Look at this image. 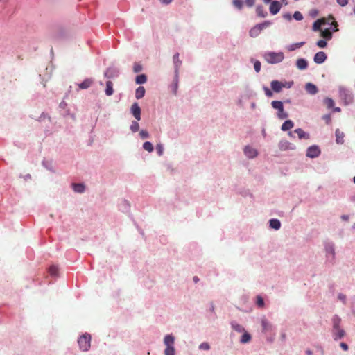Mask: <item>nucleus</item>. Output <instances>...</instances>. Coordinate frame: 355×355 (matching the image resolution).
I'll return each instance as SVG.
<instances>
[{
  "label": "nucleus",
  "mask_w": 355,
  "mask_h": 355,
  "mask_svg": "<svg viewBox=\"0 0 355 355\" xmlns=\"http://www.w3.org/2000/svg\"><path fill=\"white\" fill-rule=\"evenodd\" d=\"M263 58L270 64H277L284 60V55L282 52H268L264 54Z\"/></svg>",
  "instance_id": "f257e3e1"
},
{
  "label": "nucleus",
  "mask_w": 355,
  "mask_h": 355,
  "mask_svg": "<svg viewBox=\"0 0 355 355\" xmlns=\"http://www.w3.org/2000/svg\"><path fill=\"white\" fill-rule=\"evenodd\" d=\"M91 336L88 334H85L81 336L78 340L80 349L83 351H87L90 347Z\"/></svg>",
  "instance_id": "f03ea898"
},
{
  "label": "nucleus",
  "mask_w": 355,
  "mask_h": 355,
  "mask_svg": "<svg viewBox=\"0 0 355 355\" xmlns=\"http://www.w3.org/2000/svg\"><path fill=\"white\" fill-rule=\"evenodd\" d=\"M271 105L274 109L278 110L277 116L279 119H284L288 117V114L284 112L283 103L279 101H273Z\"/></svg>",
  "instance_id": "7ed1b4c3"
},
{
  "label": "nucleus",
  "mask_w": 355,
  "mask_h": 355,
  "mask_svg": "<svg viewBox=\"0 0 355 355\" xmlns=\"http://www.w3.org/2000/svg\"><path fill=\"white\" fill-rule=\"evenodd\" d=\"M173 62H174V64H175V85H174V89H173V92L174 94H176V92H177V88H178V67L180 66L181 64V61L179 59V53H175L174 55H173Z\"/></svg>",
  "instance_id": "20e7f679"
},
{
  "label": "nucleus",
  "mask_w": 355,
  "mask_h": 355,
  "mask_svg": "<svg viewBox=\"0 0 355 355\" xmlns=\"http://www.w3.org/2000/svg\"><path fill=\"white\" fill-rule=\"evenodd\" d=\"M320 150L317 146H311L307 149L306 156L311 158H315L320 155Z\"/></svg>",
  "instance_id": "39448f33"
},
{
  "label": "nucleus",
  "mask_w": 355,
  "mask_h": 355,
  "mask_svg": "<svg viewBox=\"0 0 355 355\" xmlns=\"http://www.w3.org/2000/svg\"><path fill=\"white\" fill-rule=\"evenodd\" d=\"M131 113L137 121L141 119V108L137 103H134L132 105Z\"/></svg>",
  "instance_id": "423d86ee"
},
{
  "label": "nucleus",
  "mask_w": 355,
  "mask_h": 355,
  "mask_svg": "<svg viewBox=\"0 0 355 355\" xmlns=\"http://www.w3.org/2000/svg\"><path fill=\"white\" fill-rule=\"evenodd\" d=\"M282 7L281 3L278 1L271 2L269 10L271 14L276 15L279 12Z\"/></svg>",
  "instance_id": "0eeeda50"
},
{
  "label": "nucleus",
  "mask_w": 355,
  "mask_h": 355,
  "mask_svg": "<svg viewBox=\"0 0 355 355\" xmlns=\"http://www.w3.org/2000/svg\"><path fill=\"white\" fill-rule=\"evenodd\" d=\"M327 59V55L323 51H320L315 53L314 55V62L317 64L323 63Z\"/></svg>",
  "instance_id": "6e6552de"
},
{
  "label": "nucleus",
  "mask_w": 355,
  "mask_h": 355,
  "mask_svg": "<svg viewBox=\"0 0 355 355\" xmlns=\"http://www.w3.org/2000/svg\"><path fill=\"white\" fill-rule=\"evenodd\" d=\"M273 92L279 93L284 88L283 83L278 80H272L270 83Z\"/></svg>",
  "instance_id": "1a4fd4ad"
},
{
  "label": "nucleus",
  "mask_w": 355,
  "mask_h": 355,
  "mask_svg": "<svg viewBox=\"0 0 355 355\" xmlns=\"http://www.w3.org/2000/svg\"><path fill=\"white\" fill-rule=\"evenodd\" d=\"M245 155L249 158H254L257 155V152L256 149L251 148L250 146H245L244 148Z\"/></svg>",
  "instance_id": "9d476101"
},
{
  "label": "nucleus",
  "mask_w": 355,
  "mask_h": 355,
  "mask_svg": "<svg viewBox=\"0 0 355 355\" xmlns=\"http://www.w3.org/2000/svg\"><path fill=\"white\" fill-rule=\"evenodd\" d=\"M327 19L325 18H322L316 20L313 25V30L314 31H320V27L322 25H326Z\"/></svg>",
  "instance_id": "9b49d317"
},
{
  "label": "nucleus",
  "mask_w": 355,
  "mask_h": 355,
  "mask_svg": "<svg viewBox=\"0 0 355 355\" xmlns=\"http://www.w3.org/2000/svg\"><path fill=\"white\" fill-rule=\"evenodd\" d=\"M279 148L281 150H287L290 149H294V146L292 144L288 141H281L279 144Z\"/></svg>",
  "instance_id": "f8f14e48"
},
{
  "label": "nucleus",
  "mask_w": 355,
  "mask_h": 355,
  "mask_svg": "<svg viewBox=\"0 0 355 355\" xmlns=\"http://www.w3.org/2000/svg\"><path fill=\"white\" fill-rule=\"evenodd\" d=\"M93 80L91 78H87L84 80L82 83L78 84V86L81 89H85L89 88L93 83Z\"/></svg>",
  "instance_id": "ddd939ff"
},
{
  "label": "nucleus",
  "mask_w": 355,
  "mask_h": 355,
  "mask_svg": "<svg viewBox=\"0 0 355 355\" xmlns=\"http://www.w3.org/2000/svg\"><path fill=\"white\" fill-rule=\"evenodd\" d=\"M305 89L306 91L310 94H315L318 92L317 87L311 83H309L306 85Z\"/></svg>",
  "instance_id": "4468645a"
},
{
  "label": "nucleus",
  "mask_w": 355,
  "mask_h": 355,
  "mask_svg": "<svg viewBox=\"0 0 355 355\" xmlns=\"http://www.w3.org/2000/svg\"><path fill=\"white\" fill-rule=\"evenodd\" d=\"M164 345L166 347H174L175 338L172 335H166L164 340Z\"/></svg>",
  "instance_id": "2eb2a0df"
},
{
  "label": "nucleus",
  "mask_w": 355,
  "mask_h": 355,
  "mask_svg": "<svg viewBox=\"0 0 355 355\" xmlns=\"http://www.w3.org/2000/svg\"><path fill=\"white\" fill-rule=\"evenodd\" d=\"M333 334L334 336V340H337L344 337V336L345 335V332L343 329L338 327V329H336V331L333 329Z\"/></svg>",
  "instance_id": "dca6fc26"
},
{
  "label": "nucleus",
  "mask_w": 355,
  "mask_h": 355,
  "mask_svg": "<svg viewBox=\"0 0 355 355\" xmlns=\"http://www.w3.org/2000/svg\"><path fill=\"white\" fill-rule=\"evenodd\" d=\"M344 133L340 131L339 129H336V143L342 144L344 142Z\"/></svg>",
  "instance_id": "f3484780"
},
{
  "label": "nucleus",
  "mask_w": 355,
  "mask_h": 355,
  "mask_svg": "<svg viewBox=\"0 0 355 355\" xmlns=\"http://www.w3.org/2000/svg\"><path fill=\"white\" fill-rule=\"evenodd\" d=\"M296 65L299 69L302 70L307 68L308 63L306 60L300 58L297 60Z\"/></svg>",
  "instance_id": "a211bd4d"
},
{
  "label": "nucleus",
  "mask_w": 355,
  "mask_h": 355,
  "mask_svg": "<svg viewBox=\"0 0 355 355\" xmlns=\"http://www.w3.org/2000/svg\"><path fill=\"white\" fill-rule=\"evenodd\" d=\"M145 88L143 86H139L135 92V97L137 99L143 98L145 95Z\"/></svg>",
  "instance_id": "6ab92c4d"
},
{
  "label": "nucleus",
  "mask_w": 355,
  "mask_h": 355,
  "mask_svg": "<svg viewBox=\"0 0 355 355\" xmlns=\"http://www.w3.org/2000/svg\"><path fill=\"white\" fill-rule=\"evenodd\" d=\"M294 132L297 134L298 137L300 139H307L309 138V135L308 133L305 132L301 128H297V129L295 130Z\"/></svg>",
  "instance_id": "aec40b11"
},
{
  "label": "nucleus",
  "mask_w": 355,
  "mask_h": 355,
  "mask_svg": "<svg viewBox=\"0 0 355 355\" xmlns=\"http://www.w3.org/2000/svg\"><path fill=\"white\" fill-rule=\"evenodd\" d=\"M293 125L294 123L292 121L287 120L282 125L281 129L283 131H286L291 129L293 127Z\"/></svg>",
  "instance_id": "412c9836"
},
{
  "label": "nucleus",
  "mask_w": 355,
  "mask_h": 355,
  "mask_svg": "<svg viewBox=\"0 0 355 355\" xmlns=\"http://www.w3.org/2000/svg\"><path fill=\"white\" fill-rule=\"evenodd\" d=\"M114 89H113V84L109 80L106 83V88H105V94L107 96H111L113 94Z\"/></svg>",
  "instance_id": "4be33fe9"
},
{
  "label": "nucleus",
  "mask_w": 355,
  "mask_h": 355,
  "mask_svg": "<svg viewBox=\"0 0 355 355\" xmlns=\"http://www.w3.org/2000/svg\"><path fill=\"white\" fill-rule=\"evenodd\" d=\"M260 33L261 31H259V27H257V26L255 25L250 30L249 35L252 37H256L260 34Z\"/></svg>",
  "instance_id": "5701e85b"
},
{
  "label": "nucleus",
  "mask_w": 355,
  "mask_h": 355,
  "mask_svg": "<svg viewBox=\"0 0 355 355\" xmlns=\"http://www.w3.org/2000/svg\"><path fill=\"white\" fill-rule=\"evenodd\" d=\"M270 226L271 228L277 230L281 227L280 221L278 219H271L270 220Z\"/></svg>",
  "instance_id": "b1692460"
},
{
  "label": "nucleus",
  "mask_w": 355,
  "mask_h": 355,
  "mask_svg": "<svg viewBox=\"0 0 355 355\" xmlns=\"http://www.w3.org/2000/svg\"><path fill=\"white\" fill-rule=\"evenodd\" d=\"M321 36L327 40H330L332 37V33L329 28L320 30Z\"/></svg>",
  "instance_id": "393cba45"
},
{
  "label": "nucleus",
  "mask_w": 355,
  "mask_h": 355,
  "mask_svg": "<svg viewBox=\"0 0 355 355\" xmlns=\"http://www.w3.org/2000/svg\"><path fill=\"white\" fill-rule=\"evenodd\" d=\"M257 15L261 17H265L267 15V12L264 10L263 6H258L256 8Z\"/></svg>",
  "instance_id": "a878e982"
},
{
  "label": "nucleus",
  "mask_w": 355,
  "mask_h": 355,
  "mask_svg": "<svg viewBox=\"0 0 355 355\" xmlns=\"http://www.w3.org/2000/svg\"><path fill=\"white\" fill-rule=\"evenodd\" d=\"M73 189L76 192L83 193L85 190V186L83 184H73Z\"/></svg>",
  "instance_id": "bb28decb"
},
{
  "label": "nucleus",
  "mask_w": 355,
  "mask_h": 355,
  "mask_svg": "<svg viewBox=\"0 0 355 355\" xmlns=\"http://www.w3.org/2000/svg\"><path fill=\"white\" fill-rule=\"evenodd\" d=\"M147 81L146 76L144 74L139 75L136 77L135 82L137 84H144Z\"/></svg>",
  "instance_id": "cd10ccee"
},
{
  "label": "nucleus",
  "mask_w": 355,
  "mask_h": 355,
  "mask_svg": "<svg viewBox=\"0 0 355 355\" xmlns=\"http://www.w3.org/2000/svg\"><path fill=\"white\" fill-rule=\"evenodd\" d=\"M231 325H232V327L234 330L239 332V333H241L243 331H244V328L242 325L236 323V322H232L231 323Z\"/></svg>",
  "instance_id": "c85d7f7f"
},
{
  "label": "nucleus",
  "mask_w": 355,
  "mask_h": 355,
  "mask_svg": "<svg viewBox=\"0 0 355 355\" xmlns=\"http://www.w3.org/2000/svg\"><path fill=\"white\" fill-rule=\"evenodd\" d=\"M304 42H301L295 44H293L288 47V50L290 51H294L297 48H300L304 44Z\"/></svg>",
  "instance_id": "c756f323"
},
{
  "label": "nucleus",
  "mask_w": 355,
  "mask_h": 355,
  "mask_svg": "<svg viewBox=\"0 0 355 355\" xmlns=\"http://www.w3.org/2000/svg\"><path fill=\"white\" fill-rule=\"evenodd\" d=\"M143 148L145 150L151 153L153 151V146L150 141H146L143 144Z\"/></svg>",
  "instance_id": "7c9ffc66"
},
{
  "label": "nucleus",
  "mask_w": 355,
  "mask_h": 355,
  "mask_svg": "<svg viewBox=\"0 0 355 355\" xmlns=\"http://www.w3.org/2000/svg\"><path fill=\"white\" fill-rule=\"evenodd\" d=\"M340 319L338 317L335 316L333 318V329H334V331L338 329V327H340Z\"/></svg>",
  "instance_id": "2f4dec72"
},
{
  "label": "nucleus",
  "mask_w": 355,
  "mask_h": 355,
  "mask_svg": "<svg viewBox=\"0 0 355 355\" xmlns=\"http://www.w3.org/2000/svg\"><path fill=\"white\" fill-rule=\"evenodd\" d=\"M250 340L251 336L248 333L244 332V334L241 336V342L242 343H248Z\"/></svg>",
  "instance_id": "473e14b6"
},
{
  "label": "nucleus",
  "mask_w": 355,
  "mask_h": 355,
  "mask_svg": "<svg viewBox=\"0 0 355 355\" xmlns=\"http://www.w3.org/2000/svg\"><path fill=\"white\" fill-rule=\"evenodd\" d=\"M324 105L327 107V108H331L334 105V101L332 98H326L324 100Z\"/></svg>",
  "instance_id": "72a5a7b5"
},
{
  "label": "nucleus",
  "mask_w": 355,
  "mask_h": 355,
  "mask_svg": "<svg viewBox=\"0 0 355 355\" xmlns=\"http://www.w3.org/2000/svg\"><path fill=\"white\" fill-rule=\"evenodd\" d=\"M271 24V22L269 21H265L264 22L261 24H257V27H259V31L261 32V31L264 28H268Z\"/></svg>",
  "instance_id": "f704fd0d"
},
{
  "label": "nucleus",
  "mask_w": 355,
  "mask_h": 355,
  "mask_svg": "<svg viewBox=\"0 0 355 355\" xmlns=\"http://www.w3.org/2000/svg\"><path fill=\"white\" fill-rule=\"evenodd\" d=\"M271 24V22L269 21H265L264 22L261 24H257V27H259V31L261 32V31L264 28H268Z\"/></svg>",
  "instance_id": "c9c22d12"
},
{
  "label": "nucleus",
  "mask_w": 355,
  "mask_h": 355,
  "mask_svg": "<svg viewBox=\"0 0 355 355\" xmlns=\"http://www.w3.org/2000/svg\"><path fill=\"white\" fill-rule=\"evenodd\" d=\"M261 324L263 331H267L271 329V325L266 320H262Z\"/></svg>",
  "instance_id": "e433bc0d"
},
{
  "label": "nucleus",
  "mask_w": 355,
  "mask_h": 355,
  "mask_svg": "<svg viewBox=\"0 0 355 355\" xmlns=\"http://www.w3.org/2000/svg\"><path fill=\"white\" fill-rule=\"evenodd\" d=\"M232 3L239 10L242 9V8L243 6V0H233L232 1Z\"/></svg>",
  "instance_id": "4c0bfd02"
},
{
  "label": "nucleus",
  "mask_w": 355,
  "mask_h": 355,
  "mask_svg": "<svg viewBox=\"0 0 355 355\" xmlns=\"http://www.w3.org/2000/svg\"><path fill=\"white\" fill-rule=\"evenodd\" d=\"M130 128L132 132H137L139 129V125L138 122L132 121V124L130 125Z\"/></svg>",
  "instance_id": "58836bf2"
},
{
  "label": "nucleus",
  "mask_w": 355,
  "mask_h": 355,
  "mask_svg": "<svg viewBox=\"0 0 355 355\" xmlns=\"http://www.w3.org/2000/svg\"><path fill=\"white\" fill-rule=\"evenodd\" d=\"M58 272V269L55 266H51L49 268V272L52 276H56Z\"/></svg>",
  "instance_id": "ea45409f"
},
{
  "label": "nucleus",
  "mask_w": 355,
  "mask_h": 355,
  "mask_svg": "<svg viewBox=\"0 0 355 355\" xmlns=\"http://www.w3.org/2000/svg\"><path fill=\"white\" fill-rule=\"evenodd\" d=\"M165 355H175V348L174 347H166L164 350Z\"/></svg>",
  "instance_id": "a19ab883"
},
{
  "label": "nucleus",
  "mask_w": 355,
  "mask_h": 355,
  "mask_svg": "<svg viewBox=\"0 0 355 355\" xmlns=\"http://www.w3.org/2000/svg\"><path fill=\"white\" fill-rule=\"evenodd\" d=\"M327 19L326 24H331L337 26V22L335 21L334 18L332 16H330L328 18H325Z\"/></svg>",
  "instance_id": "79ce46f5"
},
{
  "label": "nucleus",
  "mask_w": 355,
  "mask_h": 355,
  "mask_svg": "<svg viewBox=\"0 0 355 355\" xmlns=\"http://www.w3.org/2000/svg\"><path fill=\"white\" fill-rule=\"evenodd\" d=\"M293 17L297 21H301L303 19L302 14L299 11H295L293 14Z\"/></svg>",
  "instance_id": "37998d69"
},
{
  "label": "nucleus",
  "mask_w": 355,
  "mask_h": 355,
  "mask_svg": "<svg viewBox=\"0 0 355 355\" xmlns=\"http://www.w3.org/2000/svg\"><path fill=\"white\" fill-rule=\"evenodd\" d=\"M142 70V67L138 63H135L133 66V71L135 73H139Z\"/></svg>",
  "instance_id": "c03bdc74"
},
{
  "label": "nucleus",
  "mask_w": 355,
  "mask_h": 355,
  "mask_svg": "<svg viewBox=\"0 0 355 355\" xmlns=\"http://www.w3.org/2000/svg\"><path fill=\"white\" fill-rule=\"evenodd\" d=\"M156 150H157V154L161 156L163 155V153H164V147L162 144H157V146H156Z\"/></svg>",
  "instance_id": "a18cd8bd"
},
{
  "label": "nucleus",
  "mask_w": 355,
  "mask_h": 355,
  "mask_svg": "<svg viewBox=\"0 0 355 355\" xmlns=\"http://www.w3.org/2000/svg\"><path fill=\"white\" fill-rule=\"evenodd\" d=\"M257 304L259 307H263L264 306L263 299L261 296L257 297Z\"/></svg>",
  "instance_id": "49530a36"
},
{
  "label": "nucleus",
  "mask_w": 355,
  "mask_h": 355,
  "mask_svg": "<svg viewBox=\"0 0 355 355\" xmlns=\"http://www.w3.org/2000/svg\"><path fill=\"white\" fill-rule=\"evenodd\" d=\"M327 42L324 40H320L317 42V46L320 48H324L327 46Z\"/></svg>",
  "instance_id": "de8ad7c7"
},
{
  "label": "nucleus",
  "mask_w": 355,
  "mask_h": 355,
  "mask_svg": "<svg viewBox=\"0 0 355 355\" xmlns=\"http://www.w3.org/2000/svg\"><path fill=\"white\" fill-rule=\"evenodd\" d=\"M199 348L202 350H208L209 349L210 346L207 343H202L200 345Z\"/></svg>",
  "instance_id": "09e8293b"
},
{
  "label": "nucleus",
  "mask_w": 355,
  "mask_h": 355,
  "mask_svg": "<svg viewBox=\"0 0 355 355\" xmlns=\"http://www.w3.org/2000/svg\"><path fill=\"white\" fill-rule=\"evenodd\" d=\"M254 70L256 71V72H259L260 70H261V62L258 60H257L254 63Z\"/></svg>",
  "instance_id": "8fccbe9b"
},
{
  "label": "nucleus",
  "mask_w": 355,
  "mask_h": 355,
  "mask_svg": "<svg viewBox=\"0 0 355 355\" xmlns=\"http://www.w3.org/2000/svg\"><path fill=\"white\" fill-rule=\"evenodd\" d=\"M139 135L141 136V137L142 139H146V138H148L149 137L148 132L146 130H141L139 132Z\"/></svg>",
  "instance_id": "3c124183"
},
{
  "label": "nucleus",
  "mask_w": 355,
  "mask_h": 355,
  "mask_svg": "<svg viewBox=\"0 0 355 355\" xmlns=\"http://www.w3.org/2000/svg\"><path fill=\"white\" fill-rule=\"evenodd\" d=\"M263 91L265 92V94L268 96V97H271L272 96V91L268 88L267 87H263Z\"/></svg>",
  "instance_id": "603ef678"
},
{
  "label": "nucleus",
  "mask_w": 355,
  "mask_h": 355,
  "mask_svg": "<svg viewBox=\"0 0 355 355\" xmlns=\"http://www.w3.org/2000/svg\"><path fill=\"white\" fill-rule=\"evenodd\" d=\"M322 119L325 121L327 124H329L331 121V114H325L322 116Z\"/></svg>",
  "instance_id": "864d4df0"
},
{
  "label": "nucleus",
  "mask_w": 355,
  "mask_h": 355,
  "mask_svg": "<svg viewBox=\"0 0 355 355\" xmlns=\"http://www.w3.org/2000/svg\"><path fill=\"white\" fill-rule=\"evenodd\" d=\"M337 3L341 6H345L348 3V0H337Z\"/></svg>",
  "instance_id": "5fc2aeb1"
},
{
  "label": "nucleus",
  "mask_w": 355,
  "mask_h": 355,
  "mask_svg": "<svg viewBox=\"0 0 355 355\" xmlns=\"http://www.w3.org/2000/svg\"><path fill=\"white\" fill-rule=\"evenodd\" d=\"M255 3V0H245V3L248 7H252L254 6Z\"/></svg>",
  "instance_id": "6e6d98bb"
},
{
  "label": "nucleus",
  "mask_w": 355,
  "mask_h": 355,
  "mask_svg": "<svg viewBox=\"0 0 355 355\" xmlns=\"http://www.w3.org/2000/svg\"><path fill=\"white\" fill-rule=\"evenodd\" d=\"M293 83V82H285L283 83L284 88H290L292 87Z\"/></svg>",
  "instance_id": "4d7b16f0"
},
{
  "label": "nucleus",
  "mask_w": 355,
  "mask_h": 355,
  "mask_svg": "<svg viewBox=\"0 0 355 355\" xmlns=\"http://www.w3.org/2000/svg\"><path fill=\"white\" fill-rule=\"evenodd\" d=\"M340 346L345 351L348 349V345L345 343H340Z\"/></svg>",
  "instance_id": "13d9d810"
},
{
  "label": "nucleus",
  "mask_w": 355,
  "mask_h": 355,
  "mask_svg": "<svg viewBox=\"0 0 355 355\" xmlns=\"http://www.w3.org/2000/svg\"><path fill=\"white\" fill-rule=\"evenodd\" d=\"M341 111L340 108L338 107L334 108V112H340Z\"/></svg>",
  "instance_id": "bf43d9fd"
},
{
  "label": "nucleus",
  "mask_w": 355,
  "mask_h": 355,
  "mask_svg": "<svg viewBox=\"0 0 355 355\" xmlns=\"http://www.w3.org/2000/svg\"><path fill=\"white\" fill-rule=\"evenodd\" d=\"M173 0H162V2L165 4L170 3Z\"/></svg>",
  "instance_id": "052dcab7"
},
{
  "label": "nucleus",
  "mask_w": 355,
  "mask_h": 355,
  "mask_svg": "<svg viewBox=\"0 0 355 355\" xmlns=\"http://www.w3.org/2000/svg\"><path fill=\"white\" fill-rule=\"evenodd\" d=\"M306 353L307 355H312L313 354L312 351H311L310 349H307L306 351Z\"/></svg>",
  "instance_id": "680f3d73"
},
{
  "label": "nucleus",
  "mask_w": 355,
  "mask_h": 355,
  "mask_svg": "<svg viewBox=\"0 0 355 355\" xmlns=\"http://www.w3.org/2000/svg\"><path fill=\"white\" fill-rule=\"evenodd\" d=\"M193 281H194V282H195V283H197V282L199 281L198 277H196H196H193Z\"/></svg>",
  "instance_id": "e2e57ef3"
},
{
  "label": "nucleus",
  "mask_w": 355,
  "mask_h": 355,
  "mask_svg": "<svg viewBox=\"0 0 355 355\" xmlns=\"http://www.w3.org/2000/svg\"><path fill=\"white\" fill-rule=\"evenodd\" d=\"M338 297H339V298H340V300H344V299H345V296H344V295H339V296H338Z\"/></svg>",
  "instance_id": "0e129e2a"
},
{
  "label": "nucleus",
  "mask_w": 355,
  "mask_h": 355,
  "mask_svg": "<svg viewBox=\"0 0 355 355\" xmlns=\"http://www.w3.org/2000/svg\"><path fill=\"white\" fill-rule=\"evenodd\" d=\"M288 135H289L290 137H293V132H288Z\"/></svg>",
  "instance_id": "69168bd1"
},
{
  "label": "nucleus",
  "mask_w": 355,
  "mask_h": 355,
  "mask_svg": "<svg viewBox=\"0 0 355 355\" xmlns=\"http://www.w3.org/2000/svg\"><path fill=\"white\" fill-rule=\"evenodd\" d=\"M266 3H269L271 0H263Z\"/></svg>",
  "instance_id": "338daca9"
},
{
  "label": "nucleus",
  "mask_w": 355,
  "mask_h": 355,
  "mask_svg": "<svg viewBox=\"0 0 355 355\" xmlns=\"http://www.w3.org/2000/svg\"><path fill=\"white\" fill-rule=\"evenodd\" d=\"M354 183L355 184V176L353 178Z\"/></svg>",
  "instance_id": "774afa93"
}]
</instances>
